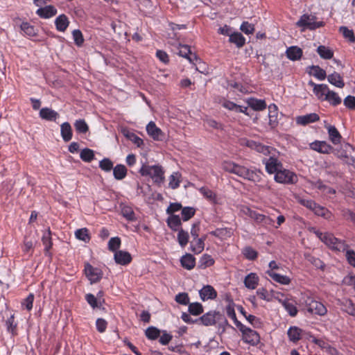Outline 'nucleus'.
Wrapping results in <instances>:
<instances>
[{
  "instance_id": "nucleus-14",
  "label": "nucleus",
  "mask_w": 355,
  "mask_h": 355,
  "mask_svg": "<svg viewBox=\"0 0 355 355\" xmlns=\"http://www.w3.org/2000/svg\"><path fill=\"white\" fill-rule=\"evenodd\" d=\"M148 134L155 140L162 141L164 139V134L160 128H157L153 121H150L146 126Z\"/></svg>"
},
{
  "instance_id": "nucleus-63",
  "label": "nucleus",
  "mask_w": 355,
  "mask_h": 355,
  "mask_svg": "<svg viewBox=\"0 0 355 355\" xmlns=\"http://www.w3.org/2000/svg\"><path fill=\"white\" fill-rule=\"evenodd\" d=\"M72 35H73V38L75 44L78 46H82V44L84 42V38H83L81 31L78 29L74 30L72 32Z\"/></svg>"
},
{
  "instance_id": "nucleus-9",
  "label": "nucleus",
  "mask_w": 355,
  "mask_h": 355,
  "mask_svg": "<svg viewBox=\"0 0 355 355\" xmlns=\"http://www.w3.org/2000/svg\"><path fill=\"white\" fill-rule=\"evenodd\" d=\"M322 236V241L330 248L337 251H344L345 250V244L342 241L336 239L333 234L325 233V235Z\"/></svg>"
},
{
  "instance_id": "nucleus-12",
  "label": "nucleus",
  "mask_w": 355,
  "mask_h": 355,
  "mask_svg": "<svg viewBox=\"0 0 355 355\" xmlns=\"http://www.w3.org/2000/svg\"><path fill=\"white\" fill-rule=\"evenodd\" d=\"M263 163L266 165V171L270 174H276L282 168V163L274 157H270L268 159H263Z\"/></svg>"
},
{
  "instance_id": "nucleus-36",
  "label": "nucleus",
  "mask_w": 355,
  "mask_h": 355,
  "mask_svg": "<svg viewBox=\"0 0 355 355\" xmlns=\"http://www.w3.org/2000/svg\"><path fill=\"white\" fill-rule=\"evenodd\" d=\"M113 175L118 180H123L127 175V169L124 165L117 164L113 168Z\"/></svg>"
},
{
  "instance_id": "nucleus-29",
  "label": "nucleus",
  "mask_w": 355,
  "mask_h": 355,
  "mask_svg": "<svg viewBox=\"0 0 355 355\" xmlns=\"http://www.w3.org/2000/svg\"><path fill=\"white\" fill-rule=\"evenodd\" d=\"M259 277L258 276L253 272L248 275L244 279V284L245 287L249 289H254L258 285Z\"/></svg>"
},
{
  "instance_id": "nucleus-43",
  "label": "nucleus",
  "mask_w": 355,
  "mask_h": 355,
  "mask_svg": "<svg viewBox=\"0 0 355 355\" xmlns=\"http://www.w3.org/2000/svg\"><path fill=\"white\" fill-rule=\"evenodd\" d=\"M302 330L297 327H291L288 330V336L289 339L295 343L300 339Z\"/></svg>"
},
{
  "instance_id": "nucleus-20",
  "label": "nucleus",
  "mask_w": 355,
  "mask_h": 355,
  "mask_svg": "<svg viewBox=\"0 0 355 355\" xmlns=\"http://www.w3.org/2000/svg\"><path fill=\"white\" fill-rule=\"evenodd\" d=\"M310 84L313 86V92L317 97L322 101H324L327 94L330 90L329 87L325 84L316 85L312 82Z\"/></svg>"
},
{
  "instance_id": "nucleus-8",
  "label": "nucleus",
  "mask_w": 355,
  "mask_h": 355,
  "mask_svg": "<svg viewBox=\"0 0 355 355\" xmlns=\"http://www.w3.org/2000/svg\"><path fill=\"white\" fill-rule=\"evenodd\" d=\"M275 180L279 183L294 184L297 182V178L293 172L282 168L275 175Z\"/></svg>"
},
{
  "instance_id": "nucleus-37",
  "label": "nucleus",
  "mask_w": 355,
  "mask_h": 355,
  "mask_svg": "<svg viewBox=\"0 0 355 355\" xmlns=\"http://www.w3.org/2000/svg\"><path fill=\"white\" fill-rule=\"evenodd\" d=\"M167 224L173 231L179 230V227L181 225V220L180 216L174 214L171 215L167 219Z\"/></svg>"
},
{
  "instance_id": "nucleus-5",
  "label": "nucleus",
  "mask_w": 355,
  "mask_h": 355,
  "mask_svg": "<svg viewBox=\"0 0 355 355\" xmlns=\"http://www.w3.org/2000/svg\"><path fill=\"white\" fill-rule=\"evenodd\" d=\"M239 329L242 333V339L245 343L255 346L260 342V336L257 331L245 327L242 323H239Z\"/></svg>"
},
{
  "instance_id": "nucleus-15",
  "label": "nucleus",
  "mask_w": 355,
  "mask_h": 355,
  "mask_svg": "<svg viewBox=\"0 0 355 355\" xmlns=\"http://www.w3.org/2000/svg\"><path fill=\"white\" fill-rule=\"evenodd\" d=\"M320 120V116L316 113H311L306 115L298 116L295 121L297 124L306 125L311 123H314Z\"/></svg>"
},
{
  "instance_id": "nucleus-31",
  "label": "nucleus",
  "mask_w": 355,
  "mask_h": 355,
  "mask_svg": "<svg viewBox=\"0 0 355 355\" xmlns=\"http://www.w3.org/2000/svg\"><path fill=\"white\" fill-rule=\"evenodd\" d=\"M327 80L331 85L337 87L343 88L345 86L343 78L338 73L334 72L329 74L327 76Z\"/></svg>"
},
{
  "instance_id": "nucleus-61",
  "label": "nucleus",
  "mask_w": 355,
  "mask_h": 355,
  "mask_svg": "<svg viewBox=\"0 0 355 355\" xmlns=\"http://www.w3.org/2000/svg\"><path fill=\"white\" fill-rule=\"evenodd\" d=\"M99 167L105 171H110L113 168V163L108 158H104L99 163Z\"/></svg>"
},
{
  "instance_id": "nucleus-38",
  "label": "nucleus",
  "mask_w": 355,
  "mask_h": 355,
  "mask_svg": "<svg viewBox=\"0 0 355 355\" xmlns=\"http://www.w3.org/2000/svg\"><path fill=\"white\" fill-rule=\"evenodd\" d=\"M268 110L269 124L272 127H275L277 124V107L275 104H271L268 106Z\"/></svg>"
},
{
  "instance_id": "nucleus-52",
  "label": "nucleus",
  "mask_w": 355,
  "mask_h": 355,
  "mask_svg": "<svg viewBox=\"0 0 355 355\" xmlns=\"http://www.w3.org/2000/svg\"><path fill=\"white\" fill-rule=\"evenodd\" d=\"M283 306L284 309L288 311L289 315L292 317H294L297 313V309L295 306V305L293 304V302L286 300L283 302Z\"/></svg>"
},
{
  "instance_id": "nucleus-35",
  "label": "nucleus",
  "mask_w": 355,
  "mask_h": 355,
  "mask_svg": "<svg viewBox=\"0 0 355 355\" xmlns=\"http://www.w3.org/2000/svg\"><path fill=\"white\" fill-rule=\"evenodd\" d=\"M199 191L200 193L207 198L209 202H211L213 204L217 203V198L216 193L211 191V189L207 188V187H201L199 189Z\"/></svg>"
},
{
  "instance_id": "nucleus-3",
  "label": "nucleus",
  "mask_w": 355,
  "mask_h": 355,
  "mask_svg": "<svg viewBox=\"0 0 355 355\" xmlns=\"http://www.w3.org/2000/svg\"><path fill=\"white\" fill-rule=\"evenodd\" d=\"M220 320H223V322L221 324H220V325L223 327V331H224L225 326L228 325V322L225 318L223 317V315L219 312L209 311L202 315L196 321H200L201 324H202L205 326H211L214 325L216 323V322H219Z\"/></svg>"
},
{
  "instance_id": "nucleus-23",
  "label": "nucleus",
  "mask_w": 355,
  "mask_h": 355,
  "mask_svg": "<svg viewBox=\"0 0 355 355\" xmlns=\"http://www.w3.org/2000/svg\"><path fill=\"white\" fill-rule=\"evenodd\" d=\"M326 128L328 130L329 137L331 141L335 145L340 144L342 137L334 125H329L326 126Z\"/></svg>"
},
{
  "instance_id": "nucleus-50",
  "label": "nucleus",
  "mask_w": 355,
  "mask_h": 355,
  "mask_svg": "<svg viewBox=\"0 0 355 355\" xmlns=\"http://www.w3.org/2000/svg\"><path fill=\"white\" fill-rule=\"evenodd\" d=\"M81 159L86 162H90L94 158V151L89 148H84L80 154Z\"/></svg>"
},
{
  "instance_id": "nucleus-13",
  "label": "nucleus",
  "mask_w": 355,
  "mask_h": 355,
  "mask_svg": "<svg viewBox=\"0 0 355 355\" xmlns=\"http://www.w3.org/2000/svg\"><path fill=\"white\" fill-rule=\"evenodd\" d=\"M310 148L320 153H330L334 152V148L324 141H315L310 144Z\"/></svg>"
},
{
  "instance_id": "nucleus-33",
  "label": "nucleus",
  "mask_w": 355,
  "mask_h": 355,
  "mask_svg": "<svg viewBox=\"0 0 355 355\" xmlns=\"http://www.w3.org/2000/svg\"><path fill=\"white\" fill-rule=\"evenodd\" d=\"M206 239V236H203L200 239H196V243H194L193 241L191 242V251L196 254L200 253L205 247V240Z\"/></svg>"
},
{
  "instance_id": "nucleus-57",
  "label": "nucleus",
  "mask_w": 355,
  "mask_h": 355,
  "mask_svg": "<svg viewBox=\"0 0 355 355\" xmlns=\"http://www.w3.org/2000/svg\"><path fill=\"white\" fill-rule=\"evenodd\" d=\"M121 239L119 237L111 238L108 242V249L112 252H116L120 248Z\"/></svg>"
},
{
  "instance_id": "nucleus-11",
  "label": "nucleus",
  "mask_w": 355,
  "mask_h": 355,
  "mask_svg": "<svg viewBox=\"0 0 355 355\" xmlns=\"http://www.w3.org/2000/svg\"><path fill=\"white\" fill-rule=\"evenodd\" d=\"M85 272L91 284L99 282L103 276V272L99 268H94L89 263L85 264Z\"/></svg>"
},
{
  "instance_id": "nucleus-7",
  "label": "nucleus",
  "mask_w": 355,
  "mask_h": 355,
  "mask_svg": "<svg viewBox=\"0 0 355 355\" xmlns=\"http://www.w3.org/2000/svg\"><path fill=\"white\" fill-rule=\"evenodd\" d=\"M305 304L307 311L312 314H316L322 316L324 315L327 312L326 306L322 303L312 298L309 297L306 300Z\"/></svg>"
},
{
  "instance_id": "nucleus-24",
  "label": "nucleus",
  "mask_w": 355,
  "mask_h": 355,
  "mask_svg": "<svg viewBox=\"0 0 355 355\" xmlns=\"http://www.w3.org/2000/svg\"><path fill=\"white\" fill-rule=\"evenodd\" d=\"M36 13L42 18H49L56 15L57 10L53 6H47L44 8H40Z\"/></svg>"
},
{
  "instance_id": "nucleus-26",
  "label": "nucleus",
  "mask_w": 355,
  "mask_h": 355,
  "mask_svg": "<svg viewBox=\"0 0 355 355\" xmlns=\"http://www.w3.org/2000/svg\"><path fill=\"white\" fill-rule=\"evenodd\" d=\"M60 133L62 139L65 142L69 141L73 135L72 128L69 123L64 122L60 125Z\"/></svg>"
},
{
  "instance_id": "nucleus-21",
  "label": "nucleus",
  "mask_w": 355,
  "mask_h": 355,
  "mask_svg": "<svg viewBox=\"0 0 355 355\" xmlns=\"http://www.w3.org/2000/svg\"><path fill=\"white\" fill-rule=\"evenodd\" d=\"M42 241L43 245H44V253L46 256L49 257H51V254L49 252V250L51 248L53 245L52 240H51V232L50 228H48L43 234Z\"/></svg>"
},
{
  "instance_id": "nucleus-47",
  "label": "nucleus",
  "mask_w": 355,
  "mask_h": 355,
  "mask_svg": "<svg viewBox=\"0 0 355 355\" xmlns=\"http://www.w3.org/2000/svg\"><path fill=\"white\" fill-rule=\"evenodd\" d=\"M188 310L191 315H199L203 312V307L199 302L189 303Z\"/></svg>"
},
{
  "instance_id": "nucleus-32",
  "label": "nucleus",
  "mask_w": 355,
  "mask_h": 355,
  "mask_svg": "<svg viewBox=\"0 0 355 355\" xmlns=\"http://www.w3.org/2000/svg\"><path fill=\"white\" fill-rule=\"evenodd\" d=\"M229 41L231 43L235 44L238 48L243 47L245 43V37L239 32L230 35Z\"/></svg>"
},
{
  "instance_id": "nucleus-22",
  "label": "nucleus",
  "mask_w": 355,
  "mask_h": 355,
  "mask_svg": "<svg viewBox=\"0 0 355 355\" xmlns=\"http://www.w3.org/2000/svg\"><path fill=\"white\" fill-rule=\"evenodd\" d=\"M248 106L255 111H262L266 108V103L264 100L250 98L246 100Z\"/></svg>"
},
{
  "instance_id": "nucleus-54",
  "label": "nucleus",
  "mask_w": 355,
  "mask_h": 355,
  "mask_svg": "<svg viewBox=\"0 0 355 355\" xmlns=\"http://www.w3.org/2000/svg\"><path fill=\"white\" fill-rule=\"evenodd\" d=\"M243 254L249 260L256 259L258 255L257 252L250 246L243 248Z\"/></svg>"
},
{
  "instance_id": "nucleus-42",
  "label": "nucleus",
  "mask_w": 355,
  "mask_h": 355,
  "mask_svg": "<svg viewBox=\"0 0 355 355\" xmlns=\"http://www.w3.org/2000/svg\"><path fill=\"white\" fill-rule=\"evenodd\" d=\"M316 215L323 217L325 219H330L331 218V213L327 208L316 205L313 211Z\"/></svg>"
},
{
  "instance_id": "nucleus-28",
  "label": "nucleus",
  "mask_w": 355,
  "mask_h": 355,
  "mask_svg": "<svg viewBox=\"0 0 355 355\" xmlns=\"http://www.w3.org/2000/svg\"><path fill=\"white\" fill-rule=\"evenodd\" d=\"M287 58L291 60H298L302 55V50L295 46H291L286 50Z\"/></svg>"
},
{
  "instance_id": "nucleus-41",
  "label": "nucleus",
  "mask_w": 355,
  "mask_h": 355,
  "mask_svg": "<svg viewBox=\"0 0 355 355\" xmlns=\"http://www.w3.org/2000/svg\"><path fill=\"white\" fill-rule=\"evenodd\" d=\"M317 52L323 59L329 60L334 56L333 51L323 45H320L318 47Z\"/></svg>"
},
{
  "instance_id": "nucleus-39",
  "label": "nucleus",
  "mask_w": 355,
  "mask_h": 355,
  "mask_svg": "<svg viewBox=\"0 0 355 355\" xmlns=\"http://www.w3.org/2000/svg\"><path fill=\"white\" fill-rule=\"evenodd\" d=\"M123 135L129 140L132 141L135 144H136L138 147H140L143 145V140L137 136L135 133L129 131L128 130L124 129L122 131Z\"/></svg>"
},
{
  "instance_id": "nucleus-49",
  "label": "nucleus",
  "mask_w": 355,
  "mask_h": 355,
  "mask_svg": "<svg viewBox=\"0 0 355 355\" xmlns=\"http://www.w3.org/2000/svg\"><path fill=\"white\" fill-rule=\"evenodd\" d=\"M178 241L181 247H185L189 241V234L182 228L178 230Z\"/></svg>"
},
{
  "instance_id": "nucleus-19",
  "label": "nucleus",
  "mask_w": 355,
  "mask_h": 355,
  "mask_svg": "<svg viewBox=\"0 0 355 355\" xmlns=\"http://www.w3.org/2000/svg\"><path fill=\"white\" fill-rule=\"evenodd\" d=\"M248 214L251 218L254 220L257 223H263L265 225H271L273 223L272 219L261 214L257 213L255 211H252L248 209Z\"/></svg>"
},
{
  "instance_id": "nucleus-46",
  "label": "nucleus",
  "mask_w": 355,
  "mask_h": 355,
  "mask_svg": "<svg viewBox=\"0 0 355 355\" xmlns=\"http://www.w3.org/2000/svg\"><path fill=\"white\" fill-rule=\"evenodd\" d=\"M339 32L345 39H347L350 42H355V36L352 30L349 29L346 26H340L339 28Z\"/></svg>"
},
{
  "instance_id": "nucleus-17",
  "label": "nucleus",
  "mask_w": 355,
  "mask_h": 355,
  "mask_svg": "<svg viewBox=\"0 0 355 355\" xmlns=\"http://www.w3.org/2000/svg\"><path fill=\"white\" fill-rule=\"evenodd\" d=\"M39 114L41 119L49 121H55L60 116L57 112L49 107L42 108Z\"/></svg>"
},
{
  "instance_id": "nucleus-40",
  "label": "nucleus",
  "mask_w": 355,
  "mask_h": 355,
  "mask_svg": "<svg viewBox=\"0 0 355 355\" xmlns=\"http://www.w3.org/2000/svg\"><path fill=\"white\" fill-rule=\"evenodd\" d=\"M324 101H328L333 106H336L341 103V98L338 94L334 91L329 90L324 98Z\"/></svg>"
},
{
  "instance_id": "nucleus-59",
  "label": "nucleus",
  "mask_w": 355,
  "mask_h": 355,
  "mask_svg": "<svg viewBox=\"0 0 355 355\" xmlns=\"http://www.w3.org/2000/svg\"><path fill=\"white\" fill-rule=\"evenodd\" d=\"M200 267L205 268L207 267L211 266L214 263V260L210 255L204 254L200 261Z\"/></svg>"
},
{
  "instance_id": "nucleus-2",
  "label": "nucleus",
  "mask_w": 355,
  "mask_h": 355,
  "mask_svg": "<svg viewBox=\"0 0 355 355\" xmlns=\"http://www.w3.org/2000/svg\"><path fill=\"white\" fill-rule=\"evenodd\" d=\"M142 176L150 177L153 182L157 184L163 183L164 180V171L159 165L149 166L144 164L139 170Z\"/></svg>"
},
{
  "instance_id": "nucleus-56",
  "label": "nucleus",
  "mask_w": 355,
  "mask_h": 355,
  "mask_svg": "<svg viewBox=\"0 0 355 355\" xmlns=\"http://www.w3.org/2000/svg\"><path fill=\"white\" fill-rule=\"evenodd\" d=\"M297 202L306 207V208L313 211L314 208L315 207L317 203H315L314 201L311 200H309V199H305V198H301L300 196L297 197Z\"/></svg>"
},
{
  "instance_id": "nucleus-58",
  "label": "nucleus",
  "mask_w": 355,
  "mask_h": 355,
  "mask_svg": "<svg viewBox=\"0 0 355 355\" xmlns=\"http://www.w3.org/2000/svg\"><path fill=\"white\" fill-rule=\"evenodd\" d=\"M121 214L125 218L129 220H134L135 219V213L130 207H123L121 209Z\"/></svg>"
},
{
  "instance_id": "nucleus-16",
  "label": "nucleus",
  "mask_w": 355,
  "mask_h": 355,
  "mask_svg": "<svg viewBox=\"0 0 355 355\" xmlns=\"http://www.w3.org/2000/svg\"><path fill=\"white\" fill-rule=\"evenodd\" d=\"M200 299L202 301L214 300L217 297V293L211 286L207 285L199 291Z\"/></svg>"
},
{
  "instance_id": "nucleus-62",
  "label": "nucleus",
  "mask_w": 355,
  "mask_h": 355,
  "mask_svg": "<svg viewBox=\"0 0 355 355\" xmlns=\"http://www.w3.org/2000/svg\"><path fill=\"white\" fill-rule=\"evenodd\" d=\"M175 301L180 304L187 305L189 304V295L187 293H180L175 296Z\"/></svg>"
},
{
  "instance_id": "nucleus-60",
  "label": "nucleus",
  "mask_w": 355,
  "mask_h": 355,
  "mask_svg": "<svg viewBox=\"0 0 355 355\" xmlns=\"http://www.w3.org/2000/svg\"><path fill=\"white\" fill-rule=\"evenodd\" d=\"M21 29L28 36H34L36 34L34 27L28 22H23L21 24Z\"/></svg>"
},
{
  "instance_id": "nucleus-27",
  "label": "nucleus",
  "mask_w": 355,
  "mask_h": 355,
  "mask_svg": "<svg viewBox=\"0 0 355 355\" xmlns=\"http://www.w3.org/2000/svg\"><path fill=\"white\" fill-rule=\"evenodd\" d=\"M181 265L187 270H191L196 265V259L191 254H186L180 259Z\"/></svg>"
},
{
  "instance_id": "nucleus-51",
  "label": "nucleus",
  "mask_w": 355,
  "mask_h": 355,
  "mask_svg": "<svg viewBox=\"0 0 355 355\" xmlns=\"http://www.w3.org/2000/svg\"><path fill=\"white\" fill-rule=\"evenodd\" d=\"M181 177V175L179 173H173L170 177H169V187L173 189H175L180 186V178Z\"/></svg>"
},
{
  "instance_id": "nucleus-34",
  "label": "nucleus",
  "mask_w": 355,
  "mask_h": 355,
  "mask_svg": "<svg viewBox=\"0 0 355 355\" xmlns=\"http://www.w3.org/2000/svg\"><path fill=\"white\" fill-rule=\"evenodd\" d=\"M267 274L275 282L284 284L288 285L291 282V279L285 275H282L277 273H275L272 271H267Z\"/></svg>"
},
{
  "instance_id": "nucleus-1",
  "label": "nucleus",
  "mask_w": 355,
  "mask_h": 355,
  "mask_svg": "<svg viewBox=\"0 0 355 355\" xmlns=\"http://www.w3.org/2000/svg\"><path fill=\"white\" fill-rule=\"evenodd\" d=\"M222 168L228 173L235 174L254 182H258L261 180L260 175L256 171L250 170L232 161H224L222 164Z\"/></svg>"
},
{
  "instance_id": "nucleus-64",
  "label": "nucleus",
  "mask_w": 355,
  "mask_h": 355,
  "mask_svg": "<svg viewBox=\"0 0 355 355\" xmlns=\"http://www.w3.org/2000/svg\"><path fill=\"white\" fill-rule=\"evenodd\" d=\"M240 29L247 35L252 34L254 31V25L248 21H243L241 25Z\"/></svg>"
},
{
  "instance_id": "nucleus-4",
  "label": "nucleus",
  "mask_w": 355,
  "mask_h": 355,
  "mask_svg": "<svg viewBox=\"0 0 355 355\" xmlns=\"http://www.w3.org/2000/svg\"><path fill=\"white\" fill-rule=\"evenodd\" d=\"M334 153L346 164L355 165V149L352 145L345 144L340 148L334 149Z\"/></svg>"
},
{
  "instance_id": "nucleus-45",
  "label": "nucleus",
  "mask_w": 355,
  "mask_h": 355,
  "mask_svg": "<svg viewBox=\"0 0 355 355\" xmlns=\"http://www.w3.org/2000/svg\"><path fill=\"white\" fill-rule=\"evenodd\" d=\"M75 236L78 240L88 243L90 241V236L87 228L78 229L75 232Z\"/></svg>"
},
{
  "instance_id": "nucleus-25",
  "label": "nucleus",
  "mask_w": 355,
  "mask_h": 355,
  "mask_svg": "<svg viewBox=\"0 0 355 355\" xmlns=\"http://www.w3.org/2000/svg\"><path fill=\"white\" fill-rule=\"evenodd\" d=\"M178 55L187 58L190 62L197 60V56L191 53L190 46L188 45H180Z\"/></svg>"
},
{
  "instance_id": "nucleus-10",
  "label": "nucleus",
  "mask_w": 355,
  "mask_h": 355,
  "mask_svg": "<svg viewBox=\"0 0 355 355\" xmlns=\"http://www.w3.org/2000/svg\"><path fill=\"white\" fill-rule=\"evenodd\" d=\"M241 144L246 146L252 149H254L257 152L261 153L263 155H270L271 151L273 150V148L270 146H264L259 142L246 139H241Z\"/></svg>"
},
{
  "instance_id": "nucleus-6",
  "label": "nucleus",
  "mask_w": 355,
  "mask_h": 355,
  "mask_svg": "<svg viewBox=\"0 0 355 355\" xmlns=\"http://www.w3.org/2000/svg\"><path fill=\"white\" fill-rule=\"evenodd\" d=\"M315 16L304 14L301 16L300 19L297 21L296 25L302 27L303 30L308 28L309 30H315L324 25L323 21H315Z\"/></svg>"
},
{
  "instance_id": "nucleus-48",
  "label": "nucleus",
  "mask_w": 355,
  "mask_h": 355,
  "mask_svg": "<svg viewBox=\"0 0 355 355\" xmlns=\"http://www.w3.org/2000/svg\"><path fill=\"white\" fill-rule=\"evenodd\" d=\"M160 330L155 327H149L145 331L146 336L150 340H155L160 336Z\"/></svg>"
},
{
  "instance_id": "nucleus-18",
  "label": "nucleus",
  "mask_w": 355,
  "mask_h": 355,
  "mask_svg": "<svg viewBox=\"0 0 355 355\" xmlns=\"http://www.w3.org/2000/svg\"><path fill=\"white\" fill-rule=\"evenodd\" d=\"M114 260L116 263L120 265H127L132 261L131 255L129 252L122 250H118L114 253Z\"/></svg>"
},
{
  "instance_id": "nucleus-55",
  "label": "nucleus",
  "mask_w": 355,
  "mask_h": 355,
  "mask_svg": "<svg viewBox=\"0 0 355 355\" xmlns=\"http://www.w3.org/2000/svg\"><path fill=\"white\" fill-rule=\"evenodd\" d=\"M196 210L193 207H186L182 209V217L184 221L189 220L195 214Z\"/></svg>"
},
{
  "instance_id": "nucleus-30",
  "label": "nucleus",
  "mask_w": 355,
  "mask_h": 355,
  "mask_svg": "<svg viewBox=\"0 0 355 355\" xmlns=\"http://www.w3.org/2000/svg\"><path fill=\"white\" fill-rule=\"evenodd\" d=\"M55 24L58 31L64 32L68 27L69 21L67 17L62 14L55 19Z\"/></svg>"
},
{
  "instance_id": "nucleus-53",
  "label": "nucleus",
  "mask_w": 355,
  "mask_h": 355,
  "mask_svg": "<svg viewBox=\"0 0 355 355\" xmlns=\"http://www.w3.org/2000/svg\"><path fill=\"white\" fill-rule=\"evenodd\" d=\"M74 127L76 130L80 133H86L89 130L87 124L83 119L76 120L74 123Z\"/></svg>"
},
{
  "instance_id": "nucleus-44",
  "label": "nucleus",
  "mask_w": 355,
  "mask_h": 355,
  "mask_svg": "<svg viewBox=\"0 0 355 355\" xmlns=\"http://www.w3.org/2000/svg\"><path fill=\"white\" fill-rule=\"evenodd\" d=\"M311 71H310V73L311 75L320 80L325 79L327 76L326 71L321 69L319 66L313 65L311 67Z\"/></svg>"
}]
</instances>
